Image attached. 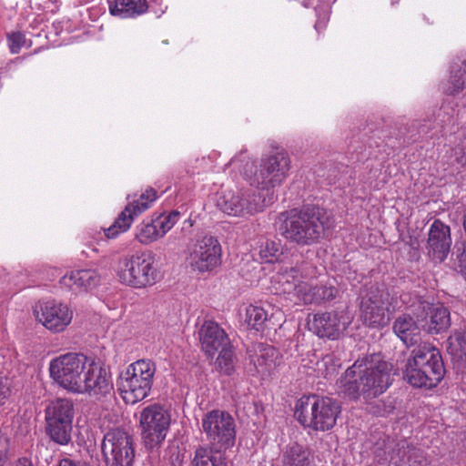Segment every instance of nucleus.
Here are the masks:
<instances>
[{"label": "nucleus", "mask_w": 466, "mask_h": 466, "mask_svg": "<svg viewBox=\"0 0 466 466\" xmlns=\"http://www.w3.org/2000/svg\"><path fill=\"white\" fill-rule=\"evenodd\" d=\"M392 365L380 355L358 359L348 368L339 380V388L351 399L362 395L373 399L382 394L392 383Z\"/></svg>", "instance_id": "nucleus-1"}, {"label": "nucleus", "mask_w": 466, "mask_h": 466, "mask_svg": "<svg viewBox=\"0 0 466 466\" xmlns=\"http://www.w3.org/2000/svg\"><path fill=\"white\" fill-rule=\"evenodd\" d=\"M330 227L326 212L316 206L293 209L284 221L283 237L300 247L318 243Z\"/></svg>", "instance_id": "nucleus-2"}, {"label": "nucleus", "mask_w": 466, "mask_h": 466, "mask_svg": "<svg viewBox=\"0 0 466 466\" xmlns=\"http://www.w3.org/2000/svg\"><path fill=\"white\" fill-rule=\"evenodd\" d=\"M445 368L438 349L431 344H420L408 359L403 371L404 380L416 388L436 387L443 379Z\"/></svg>", "instance_id": "nucleus-3"}, {"label": "nucleus", "mask_w": 466, "mask_h": 466, "mask_svg": "<svg viewBox=\"0 0 466 466\" xmlns=\"http://www.w3.org/2000/svg\"><path fill=\"white\" fill-rule=\"evenodd\" d=\"M253 164L247 161L241 172L251 187H257L262 196L271 193L287 178L290 168V158L287 152L279 151L261 159L259 167L252 171Z\"/></svg>", "instance_id": "nucleus-4"}, {"label": "nucleus", "mask_w": 466, "mask_h": 466, "mask_svg": "<svg viewBox=\"0 0 466 466\" xmlns=\"http://www.w3.org/2000/svg\"><path fill=\"white\" fill-rule=\"evenodd\" d=\"M340 411V406L335 400L309 395L298 400L294 416L304 427L326 431L336 425Z\"/></svg>", "instance_id": "nucleus-5"}, {"label": "nucleus", "mask_w": 466, "mask_h": 466, "mask_svg": "<svg viewBox=\"0 0 466 466\" xmlns=\"http://www.w3.org/2000/svg\"><path fill=\"white\" fill-rule=\"evenodd\" d=\"M155 373L156 365L149 360H138L128 365L116 381L124 402L134 405L146 399L151 391Z\"/></svg>", "instance_id": "nucleus-6"}, {"label": "nucleus", "mask_w": 466, "mask_h": 466, "mask_svg": "<svg viewBox=\"0 0 466 466\" xmlns=\"http://www.w3.org/2000/svg\"><path fill=\"white\" fill-rule=\"evenodd\" d=\"M116 272L122 284L135 289L152 286L159 277L154 257L146 252L121 258L118 260Z\"/></svg>", "instance_id": "nucleus-7"}, {"label": "nucleus", "mask_w": 466, "mask_h": 466, "mask_svg": "<svg viewBox=\"0 0 466 466\" xmlns=\"http://www.w3.org/2000/svg\"><path fill=\"white\" fill-rule=\"evenodd\" d=\"M89 360V357L81 353L61 355L50 361V376L66 390L81 393V385Z\"/></svg>", "instance_id": "nucleus-8"}, {"label": "nucleus", "mask_w": 466, "mask_h": 466, "mask_svg": "<svg viewBox=\"0 0 466 466\" xmlns=\"http://www.w3.org/2000/svg\"><path fill=\"white\" fill-rule=\"evenodd\" d=\"M74 402L70 399L57 398L45 409L46 433L52 441L67 445L71 441Z\"/></svg>", "instance_id": "nucleus-9"}, {"label": "nucleus", "mask_w": 466, "mask_h": 466, "mask_svg": "<svg viewBox=\"0 0 466 466\" xmlns=\"http://www.w3.org/2000/svg\"><path fill=\"white\" fill-rule=\"evenodd\" d=\"M360 317L370 328H383L390 319V295L381 285L367 288L360 297Z\"/></svg>", "instance_id": "nucleus-10"}, {"label": "nucleus", "mask_w": 466, "mask_h": 466, "mask_svg": "<svg viewBox=\"0 0 466 466\" xmlns=\"http://www.w3.org/2000/svg\"><path fill=\"white\" fill-rule=\"evenodd\" d=\"M274 198L271 193L262 196L254 189L238 192L224 191L219 196L217 205L220 210L230 216L244 217L260 212L265 207L272 204Z\"/></svg>", "instance_id": "nucleus-11"}, {"label": "nucleus", "mask_w": 466, "mask_h": 466, "mask_svg": "<svg viewBox=\"0 0 466 466\" xmlns=\"http://www.w3.org/2000/svg\"><path fill=\"white\" fill-rule=\"evenodd\" d=\"M171 417L160 404H151L142 410L139 425L144 445L147 450L157 449L166 439Z\"/></svg>", "instance_id": "nucleus-12"}, {"label": "nucleus", "mask_w": 466, "mask_h": 466, "mask_svg": "<svg viewBox=\"0 0 466 466\" xmlns=\"http://www.w3.org/2000/svg\"><path fill=\"white\" fill-rule=\"evenodd\" d=\"M202 430L210 445L228 450L235 445L236 422L227 411L213 410L202 418Z\"/></svg>", "instance_id": "nucleus-13"}, {"label": "nucleus", "mask_w": 466, "mask_h": 466, "mask_svg": "<svg viewBox=\"0 0 466 466\" xmlns=\"http://www.w3.org/2000/svg\"><path fill=\"white\" fill-rule=\"evenodd\" d=\"M103 457L110 466H132L135 447L132 436L121 429L107 431L101 444Z\"/></svg>", "instance_id": "nucleus-14"}, {"label": "nucleus", "mask_w": 466, "mask_h": 466, "mask_svg": "<svg viewBox=\"0 0 466 466\" xmlns=\"http://www.w3.org/2000/svg\"><path fill=\"white\" fill-rule=\"evenodd\" d=\"M35 320L53 333L63 332L72 322L71 308L56 299L39 300L33 308Z\"/></svg>", "instance_id": "nucleus-15"}, {"label": "nucleus", "mask_w": 466, "mask_h": 466, "mask_svg": "<svg viewBox=\"0 0 466 466\" xmlns=\"http://www.w3.org/2000/svg\"><path fill=\"white\" fill-rule=\"evenodd\" d=\"M222 248L213 236L205 235L193 245L189 253V264L200 273L209 272L221 264Z\"/></svg>", "instance_id": "nucleus-16"}, {"label": "nucleus", "mask_w": 466, "mask_h": 466, "mask_svg": "<svg viewBox=\"0 0 466 466\" xmlns=\"http://www.w3.org/2000/svg\"><path fill=\"white\" fill-rule=\"evenodd\" d=\"M157 199V192L153 188L147 189L139 198L128 202L125 209L118 215L115 222L104 229L106 238H115L120 233L129 229L136 217L149 208Z\"/></svg>", "instance_id": "nucleus-17"}, {"label": "nucleus", "mask_w": 466, "mask_h": 466, "mask_svg": "<svg viewBox=\"0 0 466 466\" xmlns=\"http://www.w3.org/2000/svg\"><path fill=\"white\" fill-rule=\"evenodd\" d=\"M350 324L349 316L342 311L321 312L313 315L309 329L320 339L336 340Z\"/></svg>", "instance_id": "nucleus-18"}, {"label": "nucleus", "mask_w": 466, "mask_h": 466, "mask_svg": "<svg viewBox=\"0 0 466 466\" xmlns=\"http://www.w3.org/2000/svg\"><path fill=\"white\" fill-rule=\"evenodd\" d=\"M113 390L114 385L110 371L99 361L90 358L81 385V393L88 392L100 399L110 395Z\"/></svg>", "instance_id": "nucleus-19"}, {"label": "nucleus", "mask_w": 466, "mask_h": 466, "mask_svg": "<svg viewBox=\"0 0 466 466\" xmlns=\"http://www.w3.org/2000/svg\"><path fill=\"white\" fill-rule=\"evenodd\" d=\"M451 228L440 219H435L430 227L426 252L434 263L443 262L451 247Z\"/></svg>", "instance_id": "nucleus-20"}, {"label": "nucleus", "mask_w": 466, "mask_h": 466, "mask_svg": "<svg viewBox=\"0 0 466 466\" xmlns=\"http://www.w3.org/2000/svg\"><path fill=\"white\" fill-rule=\"evenodd\" d=\"M418 313V321L421 329L429 334H439L447 330L451 326L450 311L441 304L422 302Z\"/></svg>", "instance_id": "nucleus-21"}, {"label": "nucleus", "mask_w": 466, "mask_h": 466, "mask_svg": "<svg viewBox=\"0 0 466 466\" xmlns=\"http://www.w3.org/2000/svg\"><path fill=\"white\" fill-rule=\"evenodd\" d=\"M274 279L279 285L275 288L277 292L296 296L299 300L305 304L313 302L312 296L308 292V290L309 291V286L300 280L299 270L296 268H290L278 273Z\"/></svg>", "instance_id": "nucleus-22"}, {"label": "nucleus", "mask_w": 466, "mask_h": 466, "mask_svg": "<svg viewBox=\"0 0 466 466\" xmlns=\"http://www.w3.org/2000/svg\"><path fill=\"white\" fill-rule=\"evenodd\" d=\"M199 339L202 350L211 358L218 351L231 344L225 330L217 322L212 320L203 323L199 330Z\"/></svg>", "instance_id": "nucleus-23"}, {"label": "nucleus", "mask_w": 466, "mask_h": 466, "mask_svg": "<svg viewBox=\"0 0 466 466\" xmlns=\"http://www.w3.org/2000/svg\"><path fill=\"white\" fill-rule=\"evenodd\" d=\"M100 282V275L96 269H76L64 275L60 283L75 293L87 291L96 288Z\"/></svg>", "instance_id": "nucleus-24"}, {"label": "nucleus", "mask_w": 466, "mask_h": 466, "mask_svg": "<svg viewBox=\"0 0 466 466\" xmlns=\"http://www.w3.org/2000/svg\"><path fill=\"white\" fill-rule=\"evenodd\" d=\"M109 13L122 19L136 18L147 12V0H107Z\"/></svg>", "instance_id": "nucleus-25"}, {"label": "nucleus", "mask_w": 466, "mask_h": 466, "mask_svg": "<svg viewBox=\"0 0 466 466\" xmlns=\"http://www.w3.org/2000/svg\"><path fill=\"white\" fill-rule=\"evenodd\" d=\"M282 466H315L311 451L297 442L287 445L281 453Z\"/></svg>", "instance_id": "nucleus-26"}, {"label": "nucleus", "mask_w": 466, "mask_h": 466, "mask_svg": "<svg viewBox=\"0 0 466 466\" xmlns=\"http://www.w3.org/2000/svg\"><path fill=\"white\" fill-rule=\"evenodd\" d=\"M227 450L212 445L198 446L191 461V466H228Z\"/></svg>", "instance_id": "nucleus-27"}, {"label": "nucleus", "mask_w": 466, "mask_h": 466, "mask_svg": "<svg viewBox=\"0 0 466 466\" xmlns=\"http://www.w3.org/2000/svg\"><path fill=\"white\" fill-rule=\"evenodd\" d=\"M393 331L406 346L416 344L420 340V328L410 316H399L393 323Z\"/></svg>", "instance_id": "nucleus-28"}, {"label": "nucleus", "mask_w": 466, "mask_h": 466, "mask_svg": "<svg viewBox=\"0 0 466 466\" xmlns=\"http://www.w3.org/2000/svg\"><path fill=\"white\" fill-rule=\"evenodd\" d=\"M466 86V59L454 63L445 92L455 96L463 91Z\"/></svg>", "instance_id": "nucleus-29"}, {"label": "nucleus", "mask_w": 466, "mask_h": 466, "mask_svg": "<svg viewBox=\"0 0 466 466\" xmlns=\"http://www.w3.org/2000/svg\"><path fill=\"white\" fill-rule=\"evenodd\" d=\"M284 248L281 240L268 239L260 245L259 257L266 263L281 262L284 258Z\"/></svg>", "instance_id": "nucleus-30"}, {"label": "nucleus", "mask_w": 466, "mask_h": 466, "mask_svg": "<svg viewBox=\"0 0 466 466\" xmlns=\"http://www.w3.org/2000/svg\"><path fill=\"white\" fill-rule=\"evenodd\" d=\"M448 352L458 360L466 361V332L455 330L448 339Z\"/></svg>", "instance_id": "nucleus-31"}, {"label": "nucleus", "mask_w": 466, "mask_h": 466, "mask_svg": "<svg viewBox=\"0 0 466 466\" xmlns=\"http://www.w3.org/2000/svg\"><path fill=\"white\" fill-rule=\"evenodd\" d=\"M218 356L216 360V369L222 374L230 376L235 371L237 358L233 352L232 345L223 348L218 351Z\"/></svg>", "instance_id": "nucleus-32"}, {"label": "nucleus", "mask_w": 466, "mask_h": 466, "mask_svg": "<svg viewBox=\"0 0 466 466\" xmlns=\"http://www.w3.org/2000/svg\"><path fill=\"white\" fill-rule=\"evenodd\" d=\"M161 238L162 236L157 227L155 218L148 221L144 220L137 226L136 238L141 244L147 245Z\"/></svg>", "instance_id": "nucleus-33"}, {"label": "nucleus", "mask_w": 466, "mask_h": 466, "mask_svg": "<svg viewBox=\"0 0 466 466\" xmlns=\"http://www.w3.org/2000/svg\"><path fill=\"white\" fill-rule=\"evenodd\" d=\"M267 310L258 305H248L245 308L244 321L248 327L258 330L268 319Z\"/></svg>", "instance_id": "nucleus-34"}, {"label": "nucleus", "mask_w": 466, "mask_h": 466, "mask_svg": "<svg viewBox=\"0 0 466 466\" xmlns=\"http://www.w3.org/2000/svg\"><path fill=\"white\" fill-rule=\"evenodd\" d=\"M19 381L15 377L0 376V404H6L17 392Z\"/></svg>", "instance_id": "nucleus-35"}, {"label": "nucleus", "mask_w": 466, "mask_h": 466, "mask_svg": "<svg viewBox=\"0 0 466 466\" xmlns=\"http://www.w3.org/2000/svg\"><path fill=\"white\" fill-rule=\"evenodd\" d=\"M179 218L180 213L177 210H173L168 214H162L155 218L162 238L176 225Z\"/></svg>", "instance_id": "nucleus-36"}, {"label": "nucleus", "mask_w": 466, "mask_h": 466, "mask_svg": "<svg viewBox=\"0 0 466 466\" xmlns=\"http://www.w3.org/2000/svg\"><path fill=\"white\" fill-rule=\"evenodd\" d=\"M410 448L407 441H401L397 443L390 455V461L397 466H401L409 461Z\"/></svg>", "instance_id": "nucleus-37"}, {"label": "nucleus", "mask_w": 466, "mask_h": 466, "mask_svg": "<svg viewBox=\"0 0 466 466\" xmlns=\"http://www.w3.org/2000/svg\"><path fill=\"white\" fill-rule=\"evenodd\" d=\"M309 294L313 298V301H318L319 299H332L335 298L336 289L334 288H328L325 286H316L309 287Z\"/></svg>", "instance_id": "nucleus-38"}, {"label": "nucleus", "mask_w": 466, "mask_h": 466, "mask_svg": "<svg viewBox=\"0 0 466 466\" xmlns=\"http://www.w3.org/2000/svg\"><path fill=\"white\" fill-rule=\"evenodd\" d=\"M454 248L458 268L466 279V240L456 242Z\"/></svg>", "instance_id": "nucleus-39"}, {"label": "nucleus", "mask_w": 466, "mask_h": 466, "mask_svg": "<svg viewBox=\"0 0 466 466\" xmlns=\"http://www.w3.org/2000/svg\"><path fill=\"white\" fill-rule=\"evenodd\" d=\"M8 46L12 54H18L25 44V35L21 32H13L7 36Z\"/></svg>", "instance_id": "nucleus-40"}, {"label": "nucleus", "mask_w": 466, "mask_h": 466, "mask_svg": "<svg viewBox=\"0 0 466 466\" xmlns=\"http://www.w3.org/2000/svg\"><path fill=\"white\" fill-rule=\"evenodd\" d=\"M9 439L0 431V466H5L9 460Z\"/></svg>", "instance_id": "nucleus-41"}, {"label": "nucleus", "mask_w": 466, "mask_h": 466, "mask_svg": "<svg viewBox=\"0 0 466 466\" xmlns=\"http://www.w3.org/2000/svg\"><path fill=\"white\" fill-rule=\"evenodd\" d=\"M261 351H263V352L260 354V359L258 360V366H261L262 364H265V365L270 367L271 364L268 363L266 361V358L267 357H273L274 354H275V349L272 348V347H264Z\"/></svg>", "instance_id": "nucleus-42"}, {"label": "nucleus", "mask_w": 466, "mask_h": 466, "mask_svg": "<svg viewBox=\"0 0 466 466\" xmlns=\"http://www.w3.org/2000/svg\"><path fill=\"white\" fill-rule=\"evenodd\" d=\"M57 466H92L88 462L72 460L69 458H63L58 461Z\"/></svg>", "instance_id": "nucleus-43"}, {"label": "nucleus", "mask_w": 466, "mask_h": 466, "mask_svg": "<svg viewBox=\"0 0 466 466\" xmlns=\"http://www.w3.org/2000/svg\"><path fill=\"white\" fill-rule=\"evenodd\" d=\"M455 155L458 162L461 163L462 166H466V152H464L463 149H461V156H458L459 152L456 149Z\"/></svg>", "instance_id": "nucleus-44"}, {"label": "nucleus", "mask_w": 466, "mask_h": 466, "mask_svg": "<svg viewBox=\"0 0 466 466\" xmlns=\"http://www.w3.org/2000/svg\"><path fill=\"white\" fill-rule=\"evenodd\" d=\"M15 466H33L30 459L23 457L17 460Z\"/></svg>", "instance_id": "nucleus-45"}, {"label": "nucleus", "mask_w": 466, "mask_h": 466, "mask_svg": "<svg viewBox=\"0 0 466 466\" xmlns=\"http://www.w3.org/2000/svg\"><path fill=\"white\" fill-rule=\"evenodd\" d=\"M246 156L244 155V153H240L238 156H236L231 159V163L233 165L239 166V164L243 162Z\"/></svg>", "instance_id": "nucleus-46"}]
</instances>
